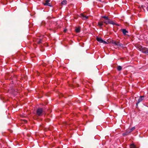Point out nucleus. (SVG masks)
I'll return each instance as SVG.
<instances>
[{
  "mask_svg": "<svg viewBox=\"0 0 148 148\" xmlns=\"http://www.w3.org/2000/svg\"><path fill=\"white\" fill-rule=\"evenodd\" d=\"M67 1L66 0H64L61 3V4L62 5H65L66 4Z\"/></svg>",
  "mask_w": 148,
  "mask_h": 148,
  "instance_id": "14",
  "label": "nucleus"
},
{
  "mask_svg": "<svg viewBox=\"0 0 148 148\" xmlns=\"http://www.w3.org/2000/svg\"><path fill=\"white\" fill-rule=\"evenodd\" d=\"M43 112V110L42 108H39L37 109L36 111L37 114L38 116H41Z\"/></svg>",
  "mask_w": 148,
  "mask_h": 148,
  "instance_id": "3",
  "label": "nucleus"
},
{
  "mask_svg": "<svg viewBox=\"0 0 148 148\" xmlns=\"http://www.w3.org/2000/svg\"><path fill=\"white\" fill-rule=\"evenodd\" d=\"M103 21H100L98 22V25L100 27H101L103 25Z\"/></svg>",
  "mask_w": 148,
  "mask_h": 148,
  "instance_id": "11",
  "label": "nucleus"
},
{
  "mask_svg": "<svg viewBox=\"0 0 148 148\" xmlns=\"http://www.w3.org/2000/svg\"><path fill=\"white\" fill-rule=\"evenodd\" d=\"M135 127H132L131 129H129L130 130L129 132H132L133 130H134L135 129Z\"/></svg>",
  "mask_w": 148,
  "mask_h": 148,
  "instance_id": "16",
  "label": "nucleus"
},
{
  "mask_svg": "<svg viewBox=\"0 0 148 148\" xmlns=\"http://www.w3.org/2000/svg\"><path fill=\"white\" fill-rule=\"evenodd\" d=\"M103 23L106 24H110L114 25V23L112 21L110 20V19H109L108 20H106V21H103Z\"/></svg>",
  "mask_w": 148,
  "mask_h": 148,
  "instance_id": "4",
  "label": "nucleus"
},
{
  "mask_svg": "<svg viewBox=\"0 0 148 148\" xmlns=\"http://www.w3.org/2000/svg\"><path fill=\"white\" fill-rule=\"evenodd\" d=\"M137 49L142 52L148 55V49L145 48L141 46H139L137 47Z\"/></svg>",
  "mask_w": 148,
  "mask_h": 148,
  "instance_id": "1",
  "label": "nucleus"
},
{
  "mask_svg": "<svg viewBox=\"0 0 148 148\" xmlns=\"http://www.w3.org/2000/svg\"><path fill=\"white\" fill-rule=\"evenodd\" d=\"M81 16L82 18L84 20H86L88 18V16H86L84 14H81Z\"/></svg>",
  "mask_w": 148,
  "mask_h": 148,
  "instance_id": "6",
  "label": "nucleus"
},
{
  "mask_svg": "<svg viewBox=\"0 0 148 148\" xmlns=\"http://www.w3.org/2000/svg\"><path fill=\"white\" fill-rule=\"evenodd\" d=\"M102 17L104 18V19H105L106 20H108L109 19V18H108L107 16H102Z\"/></svg>",
  "mask_w": 148,
  "mask_h": 148,
  "instance_id": "18",
  "label": "nucleus"
},
{
  "mask_svg": "<svg viewBox=\"0 0 148 148\" xmlns=\"http://www.w3.org/2000/svg\"><path fill=\"white\" fill-rule=\"evenodd\" d=\"M27 122V121L25 120H23V123H26Z\"/></svg>",
  "mask_w": 148,
  "mask_h": 148,
  "instance_id": "19",
  "label": "nucleus"
},
{
  "mask_svg": "<svg viewBox=\"0 0 148 148\" xmlns=\"http://www.w3.org/2000/svg\"><path fill=\"white\" fill-rule=\"evenodd\" d=\"M50 2V0H46L45 3H44V5H48L49 6L51 7V4L49 3Z\"/></svg>",
  "mask_w": 148,
  "mask_h": 148,
  "instance_id": "8",
  "label": "nucleus"
},
{
  "mask_svg": "<svg viewBox=\"0 0 148 148\" xmlns=\"http://www.w3.org/2000/svg\"><path fill=\"white\" fill-rule=\"evenodd\" d=\"M67 31V29H65L64 30V32H66Z\"/></svg>",
  "mask_w": 148,
  "mask_h": 148,
  "instance_id": "20",
  "label": "nucleus"
},
{
  "mask_svg": "<svg viewBox=\"0 0 148 148\" xmlns=\"http://www.w3.org/2000/svg\"><path fill=\"white\" fill-rule=\"evenodd\" d=\"M129 131L130 130L129 129L125 133L123 134V135H126L129 134L130 133L129 132Z\"/></svg>",
  "mask_w": 148,
  "mask_h": 148,
  "instance_id": "12",
  "label": "nucleus"
},
{
  "mask_svg": "<svg viewBox=\"0 0 148 148\" xmlns=\"http://www.w3.org/2000/svg\"><path fill=\"white\" fill-rule=\"evenodd\" d=\"M121 30L122 31L124 35L126 34V33L128 32L125 29H121Z\"/></svg>",
  "mask_w": 148,
  "mask_h": 148,
  "instance_id": "9",
  "label": "nucleus"
},
{
  "mask_svg": "<svg viewBox=\"0 0 148 148\" xmlns=\"http://www.w3.org/2000/svg\"><path fill=\"white\" fill-rule=\"evenodd\" d=\"M42 40L40 39H39L37 40V42L38 44H40L42 42Z\"/></svg>",
  "mask_w": 148,
  "mask_h": 148,
  "instance_id": "17",
  "label": "nucleus"
},
{
  "mask_svg": "<svg viewBox=\"0 0 148 148\" xmlns=\"http://www.w3.org/2000/svg\"><path fill=\"white\" fill-rule=\"evenodd\" d=\"M75 31L77 33H79L80 31V27H78V28L76 29Z\"/></svg>",
  "mask_w": 148,
  "mask_h": 148,
  "instance_id": "10",
  "label": "nucleus"
},
{
  "mask_svg": "<svg viewBox=\"0 0 148 148\" xmlns=\"http://www.w3.org/2000/svg\"><path fill=\"white\" fill-rule=\"evenodd\" d=\"M144 97V96H141L140 97L138 101V102L136 103V105H138V104L140 102H141L143 99V98Z\"/></svg>",
  "mask_w": 148,
  "mask_h": 148,
  "instance_id": "7",
  "label": "nucleus"
},
{
  "mask_svg": "<svg viewBox=\"0 0 148 148\" xmlns=\"http://www.w3.org/2000/svg\"><path fill=\"white\" fill-rule=\"evenodd\" d=\"M131 148H136V146L134 144H132L130 145Z\"/></svg>",
  "mask_w": 148,
  "mask_h": 148,
  "instance_id": "13",
  "label": "nucleus"
},
{
  "mask_svg": "<svg viewBox=\"0 0 148 148\" xmlns=\"http://www.w3.org/2000/svg\"><path fill=\"white\" fill-rule=\"evenodd\" d=\"M117 69L118 71H120L122 69V67L121 66H119L117 67Z\"/></svg>",
  "mask_w": 148,
  "mask_h": 148,
  "instance_id": "15",
  "label": "nucleus"
},
{
  "mask_svg": "<svg viewBox=\"0 0 148 148\" xmlns=\"http://www.w3.org/2000/svg\"><path fill=\"white\" fill-rule=\"evenodd\" d=\"M97 40L100 43H102L103 44H107V42L105 41H104L103 40L102 38L100 37H97L96 38Z\"/></svg>",
  "mask_w": 148,
  "mask_h": 148,
  "instance_id": "5",
  "label": "nucleus"
},
{
  "mask_svg": "<svg viewBox=\"0 0 148 148\" xmlns=\"http://www.w3.org/2000/svg\"><path fill=\"white\" fill-rule=\"evenodd\" d=\"M112 43L117 47H123V45L118 42L113 41Z\"/></svg>",
  "mask_w": 148,
  "mask_h": 148,
  "instance_id": "2",
  "label": "nucleus"
}]
</instances>
